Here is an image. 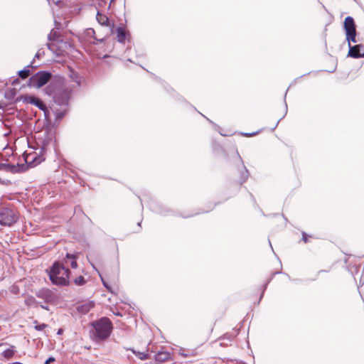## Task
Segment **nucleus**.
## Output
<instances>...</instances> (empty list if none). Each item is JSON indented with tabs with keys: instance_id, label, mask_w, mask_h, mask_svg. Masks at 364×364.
<instances>
[{
	"instance_id": "22",
	"label": "nucleus",
	"mask_w": 364,
	"mask_h": 364,
	"mask_svg": "<svg viewBox=\"0 0 364 364\" xmlns=\"http://www.w3.org/2000/svg\"><path fill=\"white\" fill-rule=\"evenodd\" d=\"M102 282H103V284L105 285V287L109 289V287L107 285V284L104 282V280L102 279Z\"/></svg>"
},
{
	"instance_id": "23",
	"label": "nucleus",
	"mask_w": 364,
	"mask_h": 364,
	"mask_svg": "<svg viewBox=\"0 0 364 364\" xmlns=\"http://www.w3.org/2000/svg\"><path fill=\"white\" fill-rule=\"evenodd\" d=\"M31 156V155L30 154L29 156H27V158L26 159V162H28V158H30Z\"/></svg>"
},
{
	"instance_id": "13",
	"label": "nucleus",
	"mask_w": 364,
	"mask_h": 364,
	"mask_svg": "<svg viewBox=\"0 0 364 364\" xmlns=\"http://www.w3.org/2000/svg\"><path fill=\"white\" fill-rule=\"evenodd\" d=\"M66 257H67V258H68V259H73V260H72V262H71V263H70V267H71L73 269H75V268H77V262H76V260H75V259H76L75 255H74L67 254V256H66Z\"/></svg>"
},
{
	"instance_id": "10",
	"label": "nucleus",
	"mask_w": 364,
	"mask_h": 364,
	"mask_svg": "<svg viewBox=\"0 0 364 364\" xmlns=\"http://www.w3.org/2000/svg\"><path fill=\"white\" fill-rule=\"evenodd\" d=\"M96 18L98 23L102 26H107L109 25V18L105 14L97 12Z\"/></svg>"
},
{
	"instance_id": "11",
	"label": "nucleus",
	"mask_w": 364,
	"mask_h": 364,
	"mask_svg": "<svg viewBox=\"0 0 364 364\" xmlns=\"http://www.w3.org/2000/svg\"><path fill=\"white\" fill-rule=\"evenodd\" d=\"M2 355L5 358L9 359L14 356V350L12 348L6 349L2 353Z\"/></svg>"
},
{
	"instance_id": "15",
	"label": "nucleus",
	"mask_w": 364,
	"mask_h": 364,
	"mask_svg": "<svg viewBox=\"0 0 364 364\" xmlns=\"http://www.w3.org/2000/svg\"><path fill=\"white\" fill-rule=\"evenodd\" d=\"M34 323L36 324L34 328L36 331H43L48 326V325L45 323L38 324L37 321H35Z\"/></svg>"
},
{
	"instance_id": "18",
	"label": "nucleus",
	"mask_w": 364,
	"mask_h": 364,
	"mask_svg": "<svg viewBox=\"0 0 364 364\" xmlns=\"http://www.w3.org/2000/svg\"><path fill=\"white\" fill-rule=\"evenodd\" d=\"M55 359L53 357H50L48 359H47L44 364H50L51 363L55 362Z\"/></svg>"
},
{
	"instance_id": "2",
	"label": "nucleus",
	"mask_w": 364,
	"mask_h": 364,
	"mask_svg": "<svg viewBox=\"0 0 364 364\" xmlns=\"http://www.w3.org/2000/svg\"><path fill=\"white\" fill-rule=\"evenodd\" d=\"M70 270L59 262H55L50 271L49 277L56 285L65 286L69 284Z\"/></svg>"
},
{
	"instance_id": "4",
	"label": "nucleus",
	"mask_w": 364,
	"mask_h": 364,
	"mask_svg": "<svg viewBox=\"0 0 364 364\" xmlns=\"http://www.w3.org/2000/svg\"><path fill=\"white\" fill-rule=\"evenodd\" d=\"M51 77L50 73L40 71L29 79V84L33 87L40 88L45 85L51 79Z\"/></svg>"
},
{
	"instance_id": "17",
	"label": "nucleus",
	"mask_w": 364,
	"mask_h": 364,
	"mask_svg": "<svg viewBox=\"0 0 364 364\" xmlns=\"http://www.w3.org/2000/svg\"><path fill=\"white\" fill-rule=\"evenodd\" d=\"M261 132V130H257L256 132H251V133H243L242 134L243 136H246V137H252V136H256L257 134H259Z\"/></svg>"
},
{
	"instance_id": "1",
	"label": "nucleus",
	"mask_w": 364,
	"mask_h": 364,
	"mask_svg": "<svg viewBox=\"0 0 364 364\" xmlns=\"http://www.w3.org/2000/svg\"><path fill=\"white\" fill-rule=\"evenodd\" d=\"M346 41L348 43V56L353 58H364V46L361 44L351 46L350 43H357L355 23L351 16H347L343 23Z\"/></svg>"
},
{
	"instance_id": "7",
	"label": "nucleus",
	"mask_w": 364,
	"mask_h": 364,
	"mask_svg": "<svg viewBox=\"0 0 364 364\" xmlns=\"http://www.w3.org/2000/svg\"><path fill=\"white\" fill-rule=\"evenodd\" d=\"M117 38L119 43H124L129 37V33L125 26H119L116 29Z\"/></svg>"
},
{
	"instance_id": "8",
	"label": "nucleus",
	"mask_w": 364,
	"mask_h": 364,
	"mask_svg": "<svg viewBox=\"0 0 364 364\" xmlns=\"http://www.w3.org/2000/svg\"><path fill=\"white\" fill-rule=\"evenodd\" d=\"M172 360L171 354L167 351H159L155 355V361L156 363H162Z\"/></svg>"
},
{
	"instance_id": "20",
	"label": "nucleus",
	"mask_w": 364,
	"mask_h": 364,
	"mask_svg": "<svg viewBox=\"0 0 364 364\" xmlns=\"http://www.w3.org/2000/svg\"><path fill=\"white\" fill-rule=\"evenodd\" d=\"M63 333V329L60 328L58 331V334H62Z\"/></svg>"
},
{
	"instance_id": "16",
	"label": "nucleus",
	"mask_w": 364,
	"mask_h": 364,
	"mask_svg": "<svg viewBox=\"0 0 364 364\" xmlns=\"http://www.w3.org/2000/svg\"><path fill=\"white\" fill-rule=\"evenodd\" d=\"M74 282L77 285H83L85 284V279L82 276H79L74 280Z\"/></svg>"
},
{
	"instance_id": "21",
	"label": "nucleus",
	"mask_w": 364,
	"mask_h": 364,
	"mask_svg": "<svg viewBox=\"0 0 364 364\" xmlns=\"http://www.w3.org/2000/svg\"><path fill=\"white\" fill-rule=\"evenodd\" d=\"M95 39H96L97 41H103V38H97L96 37H93Z\"/></svg>"
},
{
	"instance_id": "5",
	"label": "nucleus",
	"mask_w": 364,
	"mask_h": 364,
	"mask_svg": "<svg viewBox=\"0 0 364 364\" xmlns=\"http://www.w3.org/2000/svg\"><path fill=\"white\" fill-rule=\"evenodd\" d=\"M17 215L11 208H3L0 212V224L5 226H11L16 222Z\"/></svg>"
},
{
	"instance_id": "14",
	"label": "nucleus",
	"mask_w": 364,
	"mask_h": 364,
	"mask_svg": "<svg viewBox=\"0 0 364 364\" xmlns=\"http://www.w3.org/2000/svg\"><path fill=\"white\" fill-rule=\"evenodd\" d=\"M133 353L136 355L141 360H146L149 358V354L144 352H136L133 350Z\"/></svg>"
},
{
	"instance_id": "19",
	"label": "nucleus",
	"mask_w": 364,
	"mask_h": 364,
	"mask_svg": "<svg viewBox=\"0 0 364 364\" xmlns=\"http://www.w3.org/2000/svg\"><path fill=\"white\" fill-rule=\"evenodd\" d=\"M302 240H303L304 243H306L308 242L307 235L304 232L302 235Z\"/></svg>"
},
{
	"instance_id": "6",
	"label": "nucleus",
	"mask_w": 364,
	"mask_h": 364,
	"mask_svg": "<svg viewBox=\"0 0 364 364\" xmlns=\"http://www.w3.org/2000/svg\"><path fill=\"white\" fill-rule=\"evenodd\" d=\"M23 102L36 105L40 109L46 111L47 109L45 104L38 97L26 95L23 97Z\"/></svg>"
},
{
	"instance_id": "12",
	"label": "nucleus",
	"mask_w": 364,
	"mask_h": 364,
	"mask_svg": "<svg viewBox=\"0 0 364 364\" xmlns=\"http://www.w3.org/2000/svg\"><path fill=\"white\" fill-rule=\"evenodd\" d=\"M30 75V70L24 68L23 70L18 72V76L21 79H26Z\"/></svg>"
},
{
	"instance_id": "9",
	"label": "nucleus",
	"mask_w": 364,
	"mask_h": 364,
	"mask_svg": "<svg viewBox=\"0 0 364 364\" xmlns=\"http://www.w3.org/2000/svg\"><path fill=\"white\" fill-rule=\"evenodd\" d=\"M178 354L183 358H193L198 355V353L196 350H185L181 349Z\"/></svg>"
},
{
	"instance_id": "3",
	"label": "nucleus",
	"mask_w": 364,
	"mask_h": 364,
	"mask_svg": "<svg viewBox=\"0 0 364 364\" xmlns=\"http://www.w3.org/2000/svg\"><path fill=\"white\" fill-rule=\"evenodd\" d=\"M92 326L95 331V336L101 340L107 338L112 330V323L107 317L101 318L93 323Z\"/></svg>"
}]
</instances>
